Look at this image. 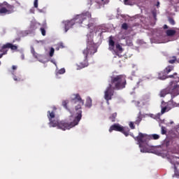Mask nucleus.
<instances>
[{
  "label": "nucleus",
  "instance_id": "dca6fc26",
  "mask_svg": "<svg viewBox=\"0 0 179 179\" xmlns=\"http://www.w3.org/2000/svg\"><path fill=\"white\" fill-rule=\"evenodd\" d=\"M31 53L32 54L33 57L36 58V59H38V58L41 57V55L36 52V50H34V47H31Z\"/></svg>",
  "mask_w": 179,
  "mask_h": 179
},
{
  "label": "nucleus",
  "instance_id": "6ab92c4d",
  "mask_svg": "<svg viewBox=\"0 0 179 179\" xmlns=\"http://www.w3.org/2000/svg\"><path fill=\"white\" fill-rule=\"evenodd\" d=\"M141 121H142V115L139 113L138 117H136V121L134 122V124H136V125H139Z\"/></svg>",
  "mask_w": 179,
  "mask_h": 179
},
{
  "label": "nucleus",
  "instance_id": "ddd939ff",
  "mask_svg": "<svg viewBox=\"0 0 179 179\" xmlns=\"http://www.w3.org/2000/svg\"><path fill=\"white\" fill-rule=\"evenodd\" d=\"M176 33H177V31L174 29H168L166 31V34L168 37H173V36H176Z\"/></svg>",
  "mask_w": 179,
  "mask_h": 179
},
{
  "label": "nucleus",
  "instance_id": "f03ea898",
  "mask_svg": "<svg viewBox=\"0 0 179 179\" xmlns=\"http://www.w3.org/2000/svg\"><path fill=\"white\" fill-rule=\"evenodd\" d=\"M94 22V19L92 18V14L89 12H86L84 14H81L78 15L76 18L63 22L64 24V30L65 33L69 30L75 23H78V24H81L83 27L87 26L88 29H90V33H93V31H100L101 30V27H94V24L92 22H89L90 21Z\"/></svg>",
  "mask_w": 179,
  "mask_h": 179
},
{
  "label": "nucleus",
  "instance_id": "c85d7f7f",
  "mask_svg": "<svg viewBox=\"0 0 179 179\" xmlns=\"http://www.w3.org/2000/svg\"><path fill=\"white\" fill-rule=\"evenodd\" d=\"M54 52H55V49H54V48H51L50 51V57H54Z\"/></svg>",
  "mask_w": 179,
  "mask_h": 179
},
{
  "label": "nucleus",
  "instance_id": "c756f323",
  "mask_svg": "<svg viewBox=\"0 0 179 179\" xmlns=\"http://www.w3.org/2000/svg\"><path fill=\"white\" fill-rule=\"evenodd\" d=\"M129 127L131 128V129H135V124L133 122H129Z\"/></svg>",
  "mask_w": 179,
  "mask_h": 179
},
{
  "label": "nucleus",
  "instance_id": "e433bc0d",
  "mask_svg": "<svg viewBox=\"0 0 179 179\" xmlns=\"http://www.w3.org/2000/svg\"><path fill=\"white\" fill-rule=\"evenodd\" d=\"M156 6H157V8H159V6H160V2L157 1Z\"/></svg>",
  "mask_w": 179,
  "mask_h": 179
},
{
  "label": "nucleus",
  "instance_id": "9b49d317",
  "mask_svg": "<svg viewBox=\"0 0 179 179\" xmlns=\"http://www.w3.org/2000/svg\"><path fill=\"white\" fill-rule=\"evenodd\" d=\"M108 50L109 51H115V42L113 39L109 40V43H108Z\"/></svg>",
  "mask_w": 179,
  "mask_h": 179
},
{
  "label": "nucleus",
  "instance_id": "f3484780",
  "mask_svg": "<svg viewBox=\"0 0 179 179\" xmlns=\"http://www.w3.org/2000/svg\"><path fill=\"white\" fill-rule=\"evenodd\" d=\"M85 107L87 108H90V107H92V98H90V96H88L86 99Z\"/></svg>",
  "mask_w": 179,
  "mask_h": 179
},
{
  "label": "nucleus",
  "instance_id": "423d86ee",
  "mask_svg": "<svg viewBox=\"0 0 179 179\" xmlns=\"http://www.w3.org/2000/svg\"><path fill=\"white\" fill-rule=\"evenodd\" d=\"M160 138V136L158 134H152L148 135L143 133H139V136L137 138L140 142L143 141V148H146L148 146V143L150 141V139H154V141H157V139Z\"/></svg>",
  "mask_w": 179,
  "mask_h": 179
},
{
  "label": "nucleus",
  "instance_id": "2f4dec72",
  "mask_svg": "<svg viewBox=\"0 0 179 179\" xmlns=\"http://www.w3.org/2000/svg\"><path fill=\"white\" fill-rule=\"evenodd\" d=\"M34 8H38V0H34Z\"/></svg>",
  "mask_w": 179,
  "mask_h": 179
},
{
  "label": "nucleus",
  "instance_id": "9d476101",
  "mask_svg": "<svg viewBox=\"0 0 179 179\" xmlns=\"http://www.w3.org/2000/svg\"><path fill=\"white\" fill-rule=\"evenodd\" d=\"M130 135L132 136V138H134V141L137 142L139 148H141V152H142L143 153H146V152H148V148H143V140L140 141L139 139H138V138H139V133L138 136H134V134H131Z\"/></svg>",
  "mask_w": 179,
  "mask_h": 179
},
{
  "label": "nucleus",
  "instance_id": "20e7f679",
  "mask_svg": "<svg viewBox=\"0 0 179 179\" xmlns=\"http://www.w3.org/2000/svg\"><path fill=\"white\" fill-rule=\"evenodd\" d=\"M167 94L171 95V99L167 104L173 103V99L179 95V84H177V82L171 81L166 88L161 90L159 96V97H166Z\"/></svg>",
  "mask_w": 179,
  "mask_h": 179
},
{
  "label": "nucleus",
  "instance_id": "4468645a",
  "mask_svg": "<svg viewBox=\"0 0 179 179\" xmlns=\"http://www.w3.org/2000/svg\"><path fill=\"white\" fill-rule=\"evenodd\" d=\"M167 75L166 74L165 71H161L158 73V78H159L161 80H164L165 79H167Z\"/></svg>",
  "mask_w": 179,
  "mask_h": 179
},
{
  "label": "nucleus",
  "instance_id": "f704fd0d",
  "mask_svg": "<svg viewBox=\"0 0 179 179\" xmlns=\"http://www.w3.org/2000/svg\"><path fill=\"white\" fill-rule=\"evenodd\" d=\"M12 69H13V71H16V69H17V66H13Z\"/></svg>",
  "mask_w": 179,
  "mask_h": 179
},
{
  "label": "nucleus",
  "instance_id": "58836bf2",
  "mask_svg": "<svg viewBox=\"0 0 179 179\" xmlns=\"http://www.w3.org/2000/svg\"><path fill=\"white\" fill-rule=\"evenodd\" d=\"M154 17H156V14L153 13Z\"/></svg>",
  "mask_w": 179,
  "mask_h": 179
},
{
  "label": "nucleus",
  "instance_id": "b1692460",
  "mask_svg": "<svg viewBox=\"0 0 179 179\" xmlns=\"http://www.w3.org/2000/svg\"><path fill=\"white\" fill-rule=\"evenodd\" d=\"M170 108L169 109V107H167V106L162 108V110H161V113L162 114H164V113H166V111H169Z\"/></svg>",
  "mask_w": 179,
  "mask_h": 179
},
{
  "label": "nucleus",
  "instance_id": "c9c22d12",
  "mask_svg": "<svg viewBox=\"0 0 179 179\" xmlns=\"http://www.w3.org/2000/svg\"><path fill=\"white\" fill-rule=\"evenodd\" d=\"M164 29H169V26H167V24H164Z\"/></svg>",
  "mask_w": 179,
  "mask_h": 179
},
{
  "label": "nucleus",
  "instance_id": "4be33fe9",
  "mask_svg": "<svg viewBox=\"0 0 179 179\" xmlns=\"http://www.w3.org/2000/svg\"><path fill=\"white\" fill-rule=\"evenodd\" d=\"M30 29H31V30H36L37 23L31 22V24H30Z\"/></svg>",
  "mask_w": 179,
  "mask_h": 179
},
{
  "label": "nucleus",
  "instance_id": "ea45409f",
  "mask_svg": "<svg viewBox=\"0 0 179 179\" xmlns=\"http://www.w3.org/2000/svg\"><path fill=\"white\" fill-rule=\"evenodd\" d=\"M0 65H1V62H0Z\"/></svg>",
  "mask_w": 179,
  "mask_h": 179
},
{
  "label": "nucleus",
  "instance_id": "5701e85b",
  "mask_svg": "<svg viewBox=\"0 0 179 179\" xmlns=\"http://www.w3.org/2000/svg\"><path fill=\"white\" fill-rule=\"evenodd\" d=\"M177 61V57L176 56H173L171 58V59L169 60V64H174Z\"/></svg>",
  "mask_w": 179,
  "mask_h": 179
},
{
  "label": "nucleus",
  "instance_id": "7c9ffc66",
  "mask_svg": "<svg viewBox=\"0 0 179 179\" xmlns=\"http://www.w3.org/2000/svg\"><path fill=\"white\" fill-rule=\"evenodd\" d=\"M68 103H69L68 101H62V106H63V107H64V108H68V106H67Z\"/></svg>",
  "mask_w": 179,
  "mask_h": 179
},
{
  "label": "nucleus",
  "instance_id": "7ed1b4c3",
  "mask_svg": "<svg viewBox=\"0 0 179 179\" xmlns=\"http://www.w3.org/2000/svg\"><path fill=\"white\" fill-rule=\"evenodd\" d=\"M127 86V76L124 75L113 76L110 77V83L104 92V99L107 104L114 96V90H122Z\"/></svg>",
  "mask_w": 179,
  "mask_h": 179
},
{
  "label": "nucleus",
  "instance_id": "1a4fd4ad",
  "mask_svg": "<svg viewBox=\"0 0 179 179\" xmlns=\"http://www.w3.org/2000/svg\"><path fill=\"white\" fill-rule=\"evenodd\" d=\"M6 48H10L12 51H16L17 50V45H13L10 43H7L1 47V52H3V54H0V58L3 57V55H6V54H8V50Z\"/></svg>",
  "mask_w": 179,
  "mask_h": 179
},
{
  "label": "nucleus",
  "instance_id": "a211bd4d",
  "mask_svg": "<svg viewBox=\"0 0 179 179\" xmlns=\"http://www.w3.org/2000/svg\"><path fill=\"white\" fill-rule=\"evenodd\" d=\"M167 78H173V79H176V80H173V82H176L177 85H178L179 77H177V73H174L173 75H170L167 76Z\"/></svg>",
  "mask_w": 179,
  "mask_h": 179
},
{
  "label": "nucleus",
  "instance_id": "cd10ccee",
  "mask_svg": "<svg viewBox=\"0 0 179 179\" xmlns=\"http://www.w3.org/2000/svg\"><path fill=\"white\" fill-rule=\"evenodd\" d=\"M122 29H123V30H128V24H127V22H124L122 24Z\"/></svg>",
  "mask_w": 179,
  "mask_h": 179
},
{
  "label": "nucleus",
  "instance_id": "bb28decb",
  "mask_svg": "<svg viewBox=\"0 0 179 179\" xmlns=\"http://www.w3.org/2000/svg\"><path fill=\"white\" fill-rule=\"evenodd\" d=\"M169 22L170 23V24H171L172 26H174V24H176V21L174 20V19L169 17Z\"/></svg>",
  "mask_w": 179,
  "mask_h": 179
},
{
  "label": "nucleus",
  "instance_id": "aec40b11",
  "mask_svg": "<svg viewBox=\"0 0 179 179\" xmlns=\"http://www.w3.org/2000/svg\"><path fill=\"white\" fill-rule=\"evenodd\" d=\"M171 71H174V66H168L165 69H164V72L166 73H170V72H171Z\"/></svg>",
  "mask_w": 179,
  "mask_h": 179
},
{
  "label": "nucleus",
  "instance_id": "39448f33",
  "mask_svg": "<svg viewBox=\"0 0 179 179\" xmlns=\"http://www.w3.org/2000/svg\"><path fill=\"white\" fill-rule=\"evenodd\" d=\"M97 52V48H96V44L93 41H88L87 44V48L83 51V54L85 57L83 62H80L77 65V69H83L86 66H89V62H87V55H93Z\"/></svg>",
  "mask_w": 179,
  "mask_h": 179
},
{
  "label": "nucleus",
  "instance_id": "6e6552de",
  "mask_svg": "<svg viewBox=\"0 0 179 179\" xmlns=\"http://www.w3.org/2000/svg\"><path fill=\"white\" fill-rule=\"evenodd\" d=\"M113 131L121 132L122 134H124L126 136H129V127H122L120 124H114L110 126L109 129V132H113Z\"/></svg>",
  "mask_w": 179,
  "mask_h": 179
},
{
  "label": "nucleus",
  "instance_id": "412c9836",
  "mask_svg": "<svg viewBox=\"0 0 179 179\" xmlns=\"http://www.w3.org/2000/svg\"><path fill=\"white\" fill-rule=\"evenodd\" d=\"M109 118L112 122H115V118H117V113H113Z\"/></svg>",
  "mask_w": 179,
  "mask_h": 179
},
{
  "label": "nucleus",
  "instance_id": "a878e982",
  "mask_svg": "<svg viewBox=\"0 0 179 179\" xmlns=\"http://www.w3.org/2000/svg\"><path fill=\"white\" fill-rule=\"evenodd\" d=\"M161 134L162 135H166V134H167V130H166L165 127H161Z\"/></svg>",
  "mask_w": 179,
  "mask_h": 179
},
{
  "label": "nucleus",
  "instance_id": "f8f14e48",
  "mask_svg": "<svg viewBox=\"0 0 179 179\" xmlns=\"http://www.w3.org/2000/svg\"><path fill=\"white\" fill-rule=\"evenodd\" d=\"M122 46L120 45V43H117L115 45V49L114 50V52L116 54V55H118V52H122Z\"/></svg>",
  "mask_w": 179,
  "mask_h": 179
},
{
  "label": "nucleus",
  "instance_id": "393cba45",
  "mask_svg": "<svg viewBox=\"0 0 179 179\" xmlns=\"http://www.w3.org/2000/svg\"><path fill=\"white\" fill-rule=\"evenodd\" d=\"M64 73H65V69H61L56 73V75H64Z\"/></svg>",
  "mask_w": 179,
  "mask_h": 179
},
{
  "label": "nucleus",
  "instance_id": "473e14b6",
  "mask_svg": "<svg viewBox=\"0 0 179 179\" xmlns=\"http://www.w3.org/2000/svg\"><path fill=\"white\" fill-rule=\"evenodd\" d=\"M41 34H42V36H45V33H46V31H45V29H44V28H41Z\"/></svg>",
  "mask_w": 179,
  "mask_h": 179
},
{
  "label": "nucleus",
  "instance_id": "0eeeda50",
  "mask_svg": "<svg viewBox=\"0 0 179 179\" xmlns=\"http://www.w3.org/2000/svg\"><path fill=\"white\" fill-rule=\"evenodd\" d=\"M15 12V6L8 3L5 1L0 3V15L5 16V15H10Z\"/></svg>",
  "mask_w": 179,
  "mask_h": 179
},
{
  "label": "nucleus",
  "instance_id": "f257e3e1",
  "mask_svg": "<svg viewBox=\"0 0 179 179\" xmlns=\"http://www.w3.org/2000/svg\"><path fill=\"white\" fill-rule=\"evenodd\" d=\"M74 97L72 98V102L73 104H77L75 106V111L76 117L74 118L73 122L70 123L66 120L59 121L58 119L55 118V112L57 111V107L52 106V111L48 110L47 117L49 120V126L52 128L57 127L59 129H62V131H66V129H71L73 127H76L80 120H82V106L85 104V101L82 99L79 94H74Z\"/></svg>",
  "mask_w": 179,
  "mask_h": 179
},
{
  "label": "nucleus",
  "instance_id": "4c0bfd02",
  "mask_svg": "<svg viewBox=\"0 0 179 179\" xmlns=\"http://www.w3.org/2000/svg\"><path fill=\"white\" fill-rule=\"evenodd\" d=\"M21 58L22 59H24V55H22Z\"/></svg>",
  "mask_w": 179,
  "mask_h": 179
},
{
  "label": "nucleus",
  "instance_id": "72a5a7b5",
  "mask_svg": "<svg viewBox=\"0 0 179 179\" xmlns=\"http://www.w3.org/2000/svg\"><path fill=\"white\" fill-rule=\"evenodd\" d=\"M102 2H103L104 4L108 3L110 2V0H101Z\"/></svg>",
  "mask_w": 179,
  "mask_h": 179
},
{
  "label": "nucleus",
  "instance_id": "2eb2a0df",
  "mask_svg": "<svg viewBox=\"0 0 179 179\" xmlns=\"http://www.w3.org/2000/svg\"><path fill=\"white\" fill-rule=\"evenodd\" d=\"M141 101L143 103V104H148V103H149V101H150V96H148V95H144Z\"/></svg>",
  "mask_w": 179,
  "mask_h": 179
}]
</instances>
